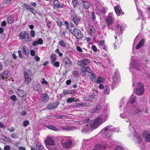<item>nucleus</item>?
Masks as SVG:
<instances>
[{
    "label": "nucleus",
    "mask_w": 150,
    "mask_h": 150,
    "mask_svg": "<svg viewBox=\"0 0 150 150\" xmlns=\"http://www.w3.org/2000/svg\"><path fill=\"white\" fill-rule=\"evenodd\" d=\"M115 150H124V149L120 146H117L115 148Z\"/></svg>",
    "instance_id": "obj_46"
},
{
    "label": "nucleus",
    "mask_w": 150,
    "mask_h": 150,
    "mask_svg": "<svg viewBox=\"0 0 150 150\" xmlns=\"http://www.w3.org/2000/svg\"><path fill=\"white\" fill-rule=\"evenodd\" d=\"M39 44L41 45L43 43V41L41 38H39L38 40H37Z\"/></svg>",
    "instance_id": "obj_51"
},
{
    "label": "nucleus",
    "mask_w": 150,
    "mask_h": 150,
    "mask_svg": "<svg viewBox=\"0 0 150 150\" xmlns=\"http://www.w3.org/2000/svg\"><path fill=\"white\" fill-rule=\"evenodd\" d=\"M145 40L144 39L142 38L141 40L139 41L138 44L136 47V48L137 50L140 49L143 45H144Z\"/></svg>",
    "instance_id": "obj_24"
},
{
    "label": "nucleus",
    "mask_w": 150,
    "mask_h": 150,
    "mask_svg": "<svg viewBox=\"0 0 150 150\" xmlns=\"http://www.w3.org/2000/svg\"><path fill=\"white\" fill-rule=\"evenodd\" d=\"M134 137L136 138V139H137V142L139 143H140L142 140V138L141 136H136V133L135 134L134 132Z\"/></svg>",
    "instance_id": "obj_36"
},
{
    "label": "nucleus",
    "mask_w": 150,
    "mask_h": 150,
    "mask_svg": "<svg viewBox=\"0 0 150 150\" xmlns=\"http://www.w3.org/2000/svg\"><path fill=\"white\" fill-rule=\"evenodd\" d=\"M90 62V61L89 59H85L82 60L78 61L77 64L78 65L80 66L83 67L89 64Z\"/></svg>",
    "instance_id": "obj_11"
},
{
    "label": "nucleus",
    "mask_w": 150,
    "mask_h": 150,
    "mask_svg": "<svg viewBox=\"0 0 150 150\" xmlns=\"http://www.w3.org/2000/svg\"><path fill=\"white\" fill-rule=\"evenodd\" d=\"M92 48L93 50L95 52H97V48L96 47L95 45H93L92 46Z\"/></svg>",
    "instance_id": "obj_57"
},
{
    "label": "nucleus",
    "mask_w": 150,
    "mask_h": 150,
    "mask_svg": "<svg viewBox=\"0 0 150 150\" xmlns=\"http://www.w3.org/2000/svg\"><path fill=\"white\" fill-rule=\"evenodd\" d=\"M29 124V122L28 121L25 120L24 121L23 123V125L24 127H27L28 126Z\"/></svg>",
    "instance_id": "obj_49"
},
{
    "label": "nucleus",
    "mask_w": 150,
    "mask_h": 150,
    "mask_svg": "<svg viewBox=\"0 0 150 150\" xmlns=\"http://www.w3.org/2000/svg\"><path fill=\"white\" fill-rule=\"evenodd\" d=\"M36 149L37 150H43V147L40 144H38L36 145Z\"/></svg>",
    "instance_id": "obj_37"
},
{
    "label": "nucleus",
    "mask_w": 150,
    "mask_h": 150,
    "mask_svg": "<svg viewBox=\"0 0 150 150\" xmlns=\"http://www.w3.org/2000/svg\"><path fill=\"white\" fill-rule=\"evenodd\" d=\"M33 87L35 91H38L41 88V85L38 83L36 82L33 84Z\"/></svg>",
    "instance_id": "obj_22"
},
{
    "label": "nucleus",
    "mask_w": 150,
    "mask_h": 150,
    "mask_svg": "<svg viewBox=\"0 0 150 150\" xmlns=\"http://www.w3.org/2000/svg\"><path fill=\"white\" fill-rule=\"evenodd\" d=\"M22 51L24 54L26 56H28L29 54V50L28 47L26 46H23L22 49Z\"/></svg>",
    "instance_id": "obj_28"
},
{
    "label": "nucleus",
    "mask_w": 150,
    "mask_h": 150,
    "mask_svg": "<svg viewBox=\"0 0 150 150\" xmlns=\"http://www.w3.org/2000/svg\"><path fill=\"white\" fill-rule=\"evenodd\" d=\"M72 3L73 4V6L75 8L76 7L79 6V3L78 1V0H73Z\"/></svg>",
    "instance_id": "obj_38"
},
{
    "label": "nucleus",
    "mask_w": 150,
    "mask_h": 150,
    "mask_svg": "<svg viewBox=\"0 0 150 150\" xmlns=\"http://www.w3.org/2000/svg\"><path fill=\"white\" fill-rule=\"evenodd\" d=\"M42 83L43 84L47 85L48 84V82L46 81L44 78H43L42 79Z\"/></svg>",
    "instance_id": "obj_59"
},
{
    "label": "nucleus",
    "mask_w": 150,
    "mask_h": 150,
    "mask_svg": "<svg viewBox=\"0 0 150 150\" xmlns=\"http://www.w3.org/2000/svg\"><path fill=\"white\" fill-rule=\"evenodd\" d=\"M4 150H11L10 147L9 145H6L4 147Z\"/></svg>",
    "instance_id": "obj_61"
},
{
    "label": "nucleus",
    "mask_w": 150,
    "mask_h": 150,
    "mask_svg": "<svg viewBox=\"0 0 150 150\" xmlns=\"http://www.w3.org/2000/svg\"><path fill=\"white\" fill-rule=\"evenodd\" d=\"M2 137H3L2 139L4 141L6 142H12L11 139L10 138L5 135H3Z\"/></svg>",
    "instance_id": "obj_29"
},
{
    "label": "nucleus",
    "mask_w": 150,
    "mask_h": 150,
    "mask_svg": "<svg viewBox=\"0 0 150 150\" xmlns=\"http://www.w3.org/2000/svg\"><path fill=\"white\" fill-rule=\"evenodd\" d=\"M52 64H53L56 61V55L55 54H52L50 57Z\"/></svg>",
    "instance_id": "obj_34"
},
{
    "label": "nucleus",
    "mask_w": 150,
    "mask_h": 150,
    "mask_svg": "<svg viewBox=\"0 0 150 150\" xmlns=\"http://www.w3.org/2000/svg\"><path fill=\"white\" fill-rule=\"evenodd\" d=\"M63 93L65 95L68 94L69 93V90H65L63 91Z\"/></svg>",
    "instance_id": "obj_60"
},
{
    "label": "nucleus",
    "mask_w": 150,
    "mask_h": 150,
    "mask_svg": "<svg viewBox=\"0 0 150 150\" xmlns=\"http://www.w3.org/2000/svg\"><path fill=\"white\" fill-rule=\"evenodd\" d=\"M105 21L107 23L108 26L109 28V29H110V28H109V26L110 25H112L113 23L112 19L111 17L109 16L108 18H106L105 19Z\"/></svg>",
    "instance_id": "obj_21"
},
{
    "label": "nucleus",
    "mask_w": 150,
    "mask_h": 150,
    "mask_svg": "<svg viewBox=\"0 0 150 150\" xmlns=\"http://www.w3.org/2000/svg\"><path fill=\"white\" fill-rule=\"evenodd\" d=\"M112 78L113 81L115 83L120 81V75L117 72L115 73L114 76L112 77Z\"/></svg>",
    "instance_id": "obj_18"
},
{
    "label": "nucleus",
    "mask_w": 150,
    "mask_h": 150,
    "mask_svg": "<svg viewBox=\"0 0 150 150\" xmlns=\"http://www.w3.org/2000/svg\"><path fill=\"white\" fill-rule=\"evenodd\" d=\"M59 103V101H57L55 102L49 104L46 107L47 110H53L56 108Z\"/></svg>",
    "instance_id": "obj_12"
},
{
    "label": "nucleus",
    "mask_w": 150,
    "mask_h": 150,
    "mask_svg": "<svg viewBox=\"0 0 150 150\" xmlns=\"http://www.w3.org/2000/svg\"><path fill=\"white\" fill-rule=\"evenodd\" d=\"M81 1L84 8L86 9H88L90 6L91 3L86 0H81Z\"/></svg>",
    "instance_id": "obj_20"
},
{
    "label": "nucleus",
    "mask_w": 150,
    "mask_h": 150,
    "mask_svg": "<svg viewBox=\"0 0 150 150\" xmlns=\"http://www.w3.org/2000/svg\"><path fill=\"white\" fill-rule=\"evenodd\" d=\"M11 137L13 138H18V136L16 134H11Z\"/></svg>",
    "instance_id": "obj_64"
},
{
    "label": "nucleus",
    "mask_w": 150,
    "mask_h": 150,
    "mask_svg": "<svg viewBox=\"0 0 150 150\" xmlns=\"http://www.w3.org/2000/svg\"><path fill=\"white\" fill-rule=\"evenodd\" d=\"M86 71L87 72L90 73V75L91 74H92L91 73V72H92L91 70L90 69V68L89 67H88L86 68Z\"/></svg>",
    "instance_id": "obj_52"
},
{
    "label": "nucleus",
    "mask_w": 150,
    "mask_h": 150,
    "mask_svg": "<svg viewBox=\"0 0 150 150\" xmlns=\"http://www.w3.org/2000/svg\"><path fill=\"white\" fill-rule=\"evenodd\" d=\"M19 37L21 40L24 39L26 42H29L31 40L29 33L28 32H21L19 35Z\"/></svg>",
    "instance_id": "obj_5"
},
{
    "label": "nucleus",
    "mask_w": 150,
    "mask_h": 150,
    "mask_svg": "<svg viewBox=\"0 0 150 150\" xmlns=\"http://www.w3.org/2000/svg\"><path fill=\"white\" fill-rule=\"evenodd\" d=\"M110 92V89L108 86H105L104 90L103 92V93L104 94L108 95Z\"/></svg>",
    "instance_id": "obj_31"
},
{
    "label": "nucleus",
    "mask_w": 150,
    "mask_h": 150,
    "mask_svg": "<svg viewBox=\"0 0 150 150\" xmlns=\"http://www.w3.org/2000/svg\"><path fill=\"white\" fill-rule=\"evenodd\" d=\"M18 95L22 98V100L25 101L26 100V98L27 96L26 91L18 89L17 90L16 92Z\"/></svg>",
    "instance_id": "obj_9"
},
{
    "label": "nucleus",
    "mask_w": 150,
    "mask_h": 150,
    "mask_svg": "<svg viewBox=\"0 0 150 150\" xmlns=\"http://www.w3.org/2000/svg\"><path fill=\"white\" fill-rule=\"evenodd\" d=\"M101 8V10L99 11L102 14H105L106 12L105 8L102 7Z\"/></svg>",
    "instance_id": "obj_54"
},
{
    "label": "nucleus",
    "mask_w": 150,
    "mask_h": 150,
    "mask_svg": "<svg viewBox=\"0 0 150 150\" xmlns=\"http://www.w3.org/2000/svg\"><path fill=\"white\" fill-rule=\"evenodd\" d=\"M133 57H132L131 59L132 61L131 63V67L136 70H140V68L139 66L140 65L139 62L137 60L134 61L133 59Z\"/></svg>",
    "instance_id": "obj_6"
},
{
    "label": "nucleus",
    "mask_w": 150,
    "mask_h": 150,
    "mask_svg": "<svg viewBox=\"0 0 150 150\" xmlns=\"http://www.w3.org/2000/svg\"><path fill=\"white\" fill-rule=\"evenodd\" d=\"M112 127L111 125L108 126L104 128L102 130V133L103 132L105 135L108 138L110 137L112 134Z\"/></svg>",
    "instance_id": "obj_4"
},
{
    "label": "nucleus",
    "mask_w": 150,
    "mask_h": 150,
    "mask_svg": "<svg viewBox=\"0 0 150 150\" xmlns=\"http://www.w3.org/2000/svg\"><path fill=\"white\" fill-rule=\"evenodd\" d=\"M49 98L48 95L46 93L42 94L41 97V101L44 103H47L49 100Z\"/></svg>",
    "instance_id": "obj_15"
},
{
    "label": "nucleus",
    "mask_w": 150,
    "mask_h": 150,
    "mask_svg": "<svg viewBox=\"0 0 150 150\" xmlns=\"http://www.w3.org/2000/svg\"><path fill=\"white\" fill-rule=\"evenodd\" d=\"M115 26L116 28L115 30L116 31V33H118L119 35H122V26L117 23Z\"/></svg>",
    "instance_id": "obj_14"
},
{
    "label": "nucleus",
    "mask_w": 150,
    "mask_h": 150,
    "mask_svg": "<svg viewBox=\"0 0 150 150\" xmlns=\"http://www.w3.org/2000/svg\"><path fill=\"white\" fill-rule=\"evenodd\" d=\"M95 98V96L94 95H92L90 96L88 98V100L91 101L93 100Z\"/></svg>",
    "instance_id": "obj_47"
},
{
    "label": "nucleus",
    "mask_w": 150,
    "mask_h": 150,
    "mask_svg": "<svg viewBox=\"0 0 150 150\" xmlns=\"http://www.w3.org/2000/svg\"><path fill=\"white\" fill-rule=\"evenodd\" d=\"M91 17L93 20H94L96 18V16L95 15V13L94 12H93L91 13Z\"/></svg>",
    "instance_id": "obj_55"
},
{
    "label": "nucleus",
    "mask_w": 150,
    "mask_h": 150,
    "mask_svg": "<svg viewBox=\"0 0 150 150\" xmlns=\"http://www.w3.org/2000/svg\"><path fill=\"white\" fill-rule=\"evenodd\" d=\"M70 32L74 35L77 39H80L83 37V34L81 31L79 29L74 28V29H69Z\"/></svg>",
    "instance_id": "obj_2"
},
{
    "label": "nucleus",
    "mask_w": 150,
    "mask_h": 150,
    "mask_svg": "<svg viewBox=\"0 0 150 150\" xmlns=\"http://www.w3.org/2000/svg\"><path fill=\"white\" fill-rule=\"evenodd\" d=\"M62 129L65 130H70L72 128L71 127H65L64 126H63L61 127Z\"/></svg>",
    "instance_id": "obj_44"
},
{
    "label": "nucleus",
    "mask_w": 150,
    "mask_h": 150,
    "mask_svg": "<svg viewBox=\"0 0 150 150\" xmlns=\"http://www.w3.org/2000/svg\"><path fill=\"white\" fill-rule=\"evenodd\" d=\"M142 135L147 142H150V132H145L142 134Z\"/></svg>",
    "instance_id": "obj_16"
},
{
    "label": "nucleus",
    "mask_w": 150,
    "mask_h": 150,
    "mask_svg": "<svg viewBox=\"0 0 150 150\" xmlns=\"http://www.w3.org/2000/svg\"><path fill=\"white\" fill-rule=\"evenodd\" d=\"M64 60L65 64L68 67L71 66V62L68 57H66L64 59Z\"/></svg>",
    "instance_id": "obj_26"
},
{
    "label": "nucleus",
    "mask_w": 150,
    "mask_h": 150,
    "mask_svg": "<svg viewBox=\"0 0 150 150\" xmlns=\"http://www.w3.org/2000/svg\"><path fill=\"white\" fill-rule=\"evenodd\" d=\"M8 73L9 71L8 70H6L3 73V74H2L3 76H2L1 78H2L3 79H4L8 78Z\"/></svg>",
    "instance_id": "obj_32"
},
{
    "label": "nucleus",
    "mask_w": 150,
    "mask_h": 150,
    "mask_svg": "<svg viewBox=\"0 0 150 150\" xmlns=\"http://www.w3.org/2000/svg\"><path fill=\"white\" fill-rule=\"evenodd\" d=\"M74 98H69L67 99V103H71L72 102L74 101Z\"/></svg>",
    "instance_id": "obj_45"
},
{
    "label": "nucleus",
    "mask_w": 150,
    "mask_h": 150,
    "mask_svg": "<svg viewBox=\"0 0 150 150\" xmlns=\"http://www.w3.org/2000/svg\"><path fill=\"white\" fill-rule=\"evenodd\" d=\"M72 19L74 23L77 25L78 24L79 21L80 20V19L78 18L76 15H74L72 16Z\"/></svg>",
    "instance_id": "obj_30"
},
{
    "label": "nucleus",
    "mask_w": 150,
    "mask_h": 150,
    "mask_svg": "<svg viewBox=\"0 0 150 150\" xmlns=\"http://www.w3.org/2000/svg\"><path fill=\"white\" fill-rule=\"evenodd\" d=\"M23 6L25 8L33 14H35L37 13L36 10L32 7L30 4L25 3L23 4Z\"/></svg>",
    "instance_id": "obj_10"
},
{
    "label": "nucleus",
    "mask_w": 150,
    "mask_h": 150,
    "mask_svg": "<svg viewBox=\"0 0 150 150\" xmlns=\"http://www.w3.org/2000/svg\"><path fill=\"white\" fill-rule=\"evenodd\" d=\"M38 44H39L38 43V41L36 40H34L32 43V45L33 46H35Z\"/></svg>",
    "instance_id": "obj_63"
},
{
    "label": "nucleus",
    "mask_w": 150,
    "mask_h": 150,
    "mask_svg": "<svg viewBox=\"0 0 150 150\" xmlns=\"http://www.w3.org/2000/svg\"><path fill=\"white\" fill-rule=\"evenodd\" d=\"M30 35L31 36L34 37L35 36V31L33 30H31L30 31Z\"/></svg>",
    "instance_id": "obj_58"
},
{
    "label": "nucleus",
    "mask_w": 150,
    "mask_h": 150,
    "mask_svg": "<svg viewBox=\"0 0 150 150\" xmlns=\"http://www.w3.org/2000/svg\"><path fill=\"white\" fill-rule=\"evenodd\" d=\"M18 53L19 57L21 59H23V57L21 51V50H19L18 51Z\"/></svg>",
    "instance_id": "obj_48"
},
{
    "label": "nucleus",
    "mask_w": 150,
    "mask_h": 150,
    "mask_svg": "<svg viewBox=\"0 0 150 150\" xmlns=\"http://www.w3.org/2000/svg\"><path fill=\"white\" fill-rule=\"evenodd\" d=\"M86 30H88V32H89V33L90 35L91 36L92 33H95L96 30L91 25L89 26L88 27H86Z\"/></svg>",
    "instance_id": "obj_19"
},
{
    "label": "nucleus",
    "mask_w": 150,
    "mask_h": 150,
    "mask_svg": "<svg viewBox=\"0 0 150 150\" xmlns=\"http://www.w3.org/2000/svg\"><path fill=\"white\" fill-rule=\"evenodd\" d=\"M23 74L25 83L27 84H29L31 82V78L27 72H24Z\"/></svg>",
    "instance_id": "obj_13"
},
{
    "label": "nucleus",
    "mask_w": 150,
    "mask_h": 150,
    "mask_svg": "<svg viewBox=\"0 0 150 150\" xmlns=\"http://www.w3.org/2000/svg\"><path fill=\"white\" fill-rule=\"evenodd\" d=\"M115 12L117 16H119L121 14H123L124 13L122 10L120 9L117 6H115L114 7Z\"/></svg>",
    "instance_id": "obj_25"
},
{
    "label": "nucleus",
    "mask_w": 150,
    "mask_h": 150,
    "mask_svg": "<svg viewBox=\"0 0 150 150\" xmlns=\"http://www.w3.org/2000/svg\"><path fill=\"white\" fill-rule=\"evenodd\" d=\"M102 106L100 105H97L92 110V112L93 113H97L99 112L102 108Z\"/></svg>",
    "instance_id": "obj_23"
},
{
    "label": "nucleus",
    "mask_w": 150,
    "mask_h": 150,
    "mask_svg": "<svg viewBox=\"0 0 150 150\" xmlns=\"http://www.w3.org/2000/svg\"><path fill=\"white\" fill-rule=\"evenodd\" d=\"M45 143L46 147L49 149L50 150L53 149V148L51 147V146L55 144V140L50 137H48L45 139Z\"/></svg>",
    "instance_id": "obj_3"
},
{
    "label": "nucleus",
    "mask_w": 150,
    "mask_h": 150,
    "mask_svg": "<svg viewBox=\"0 0 150 150\" xmlns=\"http://www.w3.org/2000/svg\"><path fill=\"white\" fill-rule=\"evenodd\" d=\"M56 23L57 25L59 26H61L62 25V23L61 21H56Z\"/></svg>",
    "instance_id": "obj_62"
},
{
    "label": "nucleus",
    "mask_w": 150,
    "mask_h": 150,
    "mask_svg": "<svg viewBox=\"0 0 150 150\" xmlns=\"http://www.w3.org/2000/svg\"><path fill=\"white\" fill-rule=\"evenodd\" d=\"M90 128L89 124H86L82 127L81 132L83 134L86 133L89 131Z\"/></svg>",
    "instance_id": "obj_17"
},
{
    "label": "nucleus",
    "mask_w": 150,
    "mask_h": 150,
    "mask_svg": "<svg viewBox=\"0 0 150 150\" xmlns=\"http://www.w3.org/2000/svg\"><path fill=\"white\" fill-rule=\"evenodd\" d=\"M14 19L13 18L12 16L9 17L8 19V21L9 23H11L13 22Z\"/></svg>",
    "instance_id": "obj_40"
},
{
    "label": "nucleus",
    "mask_w": 150,
    "mask_h": 150,
    "mask_svg": "<svg viewBox=\"0 0 150 150\" xmlns=\"http://www.w3.org/2000/svg\"><path fill=\"white\" fill-rule=\"evenodd\" d=\"M62 143L63 147L66 149H68L71 147L72 144V142L70 139H69L67 141L63 139L62 141Z\"/></svg>",
    "instance_id": "obj_8"
},
{
    "label": "nucleus",
    "mask_w": 150,
    "mask_h": 150,
    "mask_svg": "<svg viewBox=\"0 0 150 150\" xmlns=\"http://www.w3.org/2000/svg\"><path fill=\"white\" fill-rule=\"evenodd\" d=\"M103 122H102L101 117H97L95 120L92 121L90 124H89L90 127L92 129H94L98 128Z\"/></svg>",
    "instance_id": "obj_1"
},
{
    "label": "nucleus",
    "mask_w": 150,
    "mask_h": 150,
    "mask_svg": "<svg viewBox=\"0 0 150 150\" xmlns=\"http://www.w3.org/2000/svg\"><path fill=\"white\" fill-rule=\"evenodd\" d=\"M144 91V88L143 85L140 83H138L136 91V94L138 96L142 95L143 94Z\"/></svg>",
    "instance_id": "obj_7"
},
{
    "label": "nucleus",
    "mask_w": 150,
    "mask_h": 150,
    "mask_svg": "<svg viewBox=\"0 0 150 150\" xmlns=\"http://www.w3.org/2000/svg\"><path fill=\"white\" fill-rule=\"evenodd\" d=\"M54 4L57 8L62 7V5L58 0H55L54 2Z\"/></svg>",
    "instance_id": "obj_33"
},
{
    "label": "nucleus",
    "mask_w": 150,
    "mask_h": 150,
    "mask_svg": "<svg viewBox=\"0 0 150 150\" xmlns=\"http://www.w3.org/2000/svg\"><path fill=\"white\" fill-rule=\"evenodd\" d=\"M10 62L11 61H10V60L9 59H7L5 62V66L6 67L8 66Z\"/></svg>",
    "instance_id": "obj_53"
},
{
    "label": "nucleus",
    "mask_w": 150,
    "mask_h": 150,
    "mask_svg": "<svg viewBox=\"0 0 150 150\" xmlns=\"http://www.w3.org/2000/svg\"><path fill=\"white\" fill-rule=\"evenodd\" d=\"M54 117L57 118H62V119H63L65 117V116L64 115H56Z\"/></svg>",
    "instance_id": "obj_50"
},
{
    "label": "nucleus",
    "mask_w": 150,
    "mask_h": 150,
    "mask_svg": "<svg viewBox=\"0 0 150 150\" xmlns=\"http://www.w3.org/2000/svg\"><path fill=\"white\" fill-rule=\"evenodd\" d=\"M47 128L50 129H52L54 131H57L58 129L54 127L52 125L48 126L47 127Z\"/></svg>",
    "instance_id": "obj_41"
},
{
    "label": "nucleus",
    "mask_w": 150,
    "mask_h": 150,
    "mask_svg": "<svg viewBox=\"0 0 150 150\" xmlns=\"http://www.w3.org/2000/svg\"><path fill=\"white\" fill-rule=\"evenodd\" d=\"M108 144L105 143L104 144L101 145V144H97L96 145V148H98L100 150L101 149H105L106 148V147L108 146Z\"/></svg>",
    "instance_id": "obj_27"
},
{
    "label": "nucleus",
    "mask_w": 150,
    "mask_h": 150,
    "mask_svg": "<svg viewBox=\"0 0 150 150\" xmlns=\"http://www.w3.org/2000/svg\"><path fill=\"white\" fill-rule=\"evenodd\" d=\"M91 76V79L92 81H94L95 80V76L94 74L93 73L92 74L90 75Z\"/></svg>",
    "instance_id": "obj_43"
},
{
    "label": "nucleus",
    "mask_w": 150,
    "mask_h": 150,
    "mask_svg": "<svg viewBox=\"0 0 150 150\" xmlns=\"http://www.w3.org/2000/svg\"><path fill=\"white\" fill-rule=\"evenodd\" d=\"M11 99V100H12L14 101H16L17 100V98H16V96L14 95H13L11 97V98H10Z\"/></svg>",
    "instance_id": "obj_56"
},
{
    "label": "nucleus",
    "mask_w": 150,
    "mask_h": 150,
    "mask_svg": "<svg viewBox=\"0 0 150 150\" xmlns=\"http://www.w3.org/2000/svg\"><path fill=\"white\" fill-rule=\"evenodd\" d=\"M81 74L82 76H85L86 73V69L85 67H83L81 69Z\"/></svg>",
    "instance_id": "obj_39"
},
{
    "label": "nucleus",
    "mask_w": 150,
    "mask_h": 150,
    "mask_svg": "<svg viewBox=\"0 0 150 150\" xmlns=\"http://www.w3.org/2000/svg\"><path fill=\"white\" fill-rule=\"evenodd\" d=\"M104 79V78H101V77H98L96 80V83H100L103 82Z\"/></svg>",
    "instance_id": "obj_35"
},
{
    "label": "nucleus",
    "mask_w": 150,
    "mask_h": 150,
    "mask_svg": "<svg viewBox=\"0 0 150 150\" xmlns=\"http://www.w3.org/2000/svg\"><path fill=\"white\" fill-rule=\"evenodd\" d=\"M59 44L63 47H66V43L63 40L59 42Z\"/></svg>",
    "instance_id": "obj_42"
}]
</instances>
